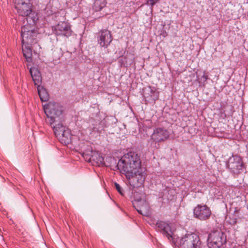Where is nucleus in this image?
Returning a JSON list of instances; mask_svg holds the SVG:
<instances>
[{"label": "nucleus", "instance_id": "19", "mask_svg": "<svg viewBox=\"0 0 248 248\" xmlns=\"http://www.w3.org/2000/svg\"><path fill=\"white\" fill-rule=\"evenodd\" d=\"M38 94L42 102H46L49 99V94L46 90L43 87H40V86L37 88Z\"/></svg>", "mask_w": 248, "mask_h": 248}, {"label": "nucleus", "instance_id": "28", "mask_svg": "<svg viewBox=\"0 0 248 248\" xmlns=\"http://www.w3.org/2000/svg\"><path fill=\"white\" fill-rule=\"evenodd\" d=\"M235 217H238V216H236V215H235Z\"/></svg>", "mask_w": 248, "mask_h": 248}, {"label": "nucleus", "instance_id": "10", "mask_svg": "<svg viewBox=\"0 0 248 248\" xmlns=\"http://www.w3.org/2000/svg\"><path fill=\"white\" fill-rule=\"evenodd\" d=\"M227 166L231 172L238 174L242 171L244 165L241 157L235 155L229 158Z\"/></svg>", "mask_w": 248, "mask_h": 248}, {"label": "nucleus", "instance_id": "18", "mask_svg": "<svg viewBox=\"0 0 248 248\" xmlns=\"http://www.w3.org/2000/svg\"><path fill=\"white\" fill-rule=\"evenodd\" d=\"M60 141L64 144H69L72 142L71 135L68 129L66 130L57 138Z\"/></svg>", "mask_w": 248, "mask_h": 248}, {"label": "nucleus", "instance_id": "5", "mask_svg": "<svg viewBox=\"0 0 248 248\" xmlns=\"http://www.w3.org/2000/svg\"><path fill=\"white\" fill-rule=\"evenodd\" d=\"M207 242L209 248H223L226 236L220 230L214 231L209 234Z\"/></svg>", "mask_w": 248, "mask_h": 248}, {"label": "nucleus", "instance_id": "26", "mask_svg": "<svg viewBox=\"0 0 248 248\" xmlns=\"http://www.w3.org/2000/svg\"><path fill=\"white\" fill-rule=\"evenodd\" d=\"M238 210L236 209V208H235V211H234V214H237V213H238Z\"/></svg>", "mask_w": 248, "mask_h": 248}, {"label": "nucleus", "instance_id": "7", "mask_svg": "<svg viewBox=\"0 0 248 248\" xmlns=\"http://www.w3.org/2000/svg\"><path fill=\"white\" fill-rule=\"evenodd\" d=\"M34 25L24 24L21 29L22 43L23 44L32 45L36 42L37 32L34 30Z\"/></svg>", "mask_w": 248, "mask_h": 248}, {"label": "nucleus", "instance_id": "21", "mask_svg": "<svg viewBox=\"0 0 248 248\" xmlns=\"http://www.w3.org/2000/svg\"><path fill=\"white\" fill-rule=\"evenodd\" d=\"M31 45L22 44V51L24 57L27 59L28 61L31 60V50L30 48Z\"/></svg>", "mask_w": 248, "mask_h": 248}, {"label": "nucleus", "instance_id": "2", "mask_svg": "<svg viewBox=\"0 0 248 248\" xmlns=\"http://www.w3.org/2000/svg\"><path fill=\"white\" fill-rule=\"evenodd\" d=\"M15 8L19 16L25 17L23 20V24L29 23L35 25L38 18L37 14L31 10L30 0H13Z\"/></svg>", "mask_w": 248, "mask_h": 248}, {"label": "nucleus", "instance_id": "20", "mask_svg": "<svg viewBox=\"0 0 248 248\" xmlns=\"http://www.w3.org/2000/svg\"><path fill=\"white\" fill-rule=\"evenodd\" d=\"M107 4L106 0H94L93 9L95 11H101Z\"/></svg>", "mask_w": 248, "mask_h": 248}, {"label": "nucleus", "instance_id": "3", "mask_svg": "<svg viewBox=\"0 0 248 248\" xmlns=\"http://www.w3.org/2000/svg\"><path fill=\"white\" fill-rule=\"evenodd\" d=\"M43 108L45 113L49 119L48 122L50 125L55 123L63 121V108L60 104L49 102L48 104L44 105Z\"/></svg>", "mask_w": 248, "mask_h": 248}, {"label": "nucleus", "instance_id": "4", "mask_svg": "<svg viewBox=\"0 0 248 248\" xmlns=\"http://www.w3.org/2000/svg\"><path fill=\"white\" fill-rule=\"evenodd\" d=\"M81 155L84 159L93 165L100 166L105 164L104 157L100 153L93 151L89 142L81 143L80 145Z\"/></svg>", "mask_w": 248, "mask_h": 248}, {"label": "nucleus", "instance_id": "23", "mask_svg": "<svg viewBox=\"0 0 248 248\" xmlns=\"http://www.w3.org/2000/svg\"><path fill=\"white\" fill-rule=\"evenodd\" d=\"M208 75L205 72H203V75L201 79L202 80L203 82L204 83L208 79Z\"/></svg>", "mask_w": 248, "mask_h": 248}, {"label": "nucleus", "instance_id": "11", "mask_svg": "<svg viewBox=\"0 0 248 248\" xmlns=\"http://www.w3.org/2000/svg\"><path fill=\"white\" fill-rule=\"evenodd\" d=\"M155 227L164 236L167 237L170 241L173 242L175 230L170 224L162 221H157L155 224Z\"/></svg>", "mask_w": 248, "mask_h": 248}, {"label": "nucleus", "instance_id": "25", "mask_svg": "<svg viewBox=\"0 0 248 248\" xmlns=\"http://www.w3.org/2000/svg\"><path fill=\"white\" fill-rule=\"evenodd\" d=\"M93 131L94 132H99V129L95 127L93 128Z\"/></svg>", "mask_w": 248, "mask_h": 248}, {"label": "nucleus", "instance_id": "13", "mask_svg": "<svg viewBox=\"0 0 248 248\" xmlns=\"http://www.w3.org/2000/svg\"><path fill=\"white\" fill-rule=\"evenodd\" d=\"M53 32L57 36L68 37L72 34L71 26L67 22H61L52 27Z\"/></svg>", "mask_w": 248, "mask_h": 248}, {"label": "nucleus", "instance_id": "9", "mask_svg": "<svg viewBox=\"0 0 248 248\" xmlns=\"http://www.w3.org/2000/svg\"><path fill=\"white\" fill-rule=\"evenodd\" d=\"M199 242L200 239L197 234H187L180 239L179 248H199Z\"/></svg>", "mask_w": 248, "mask_h": 248}, {"label": "nucleus", "instance_id": "8", "mask_svg": "<svg viewBox=\"0 0 248 248\" xmlns=\"http://www.w3.org/2000/svg\"><path fill=\"white\" fill-rule=\"evenodd\" d=\"M170 136V132L167 129L162 127L156 128L154 129L148 143L150 144L151 146L157 148V143L165 141L169 139Z\"/></svg>", "mask_w": 248, "mask_h": 248}, {"label": "nucleus", "instance_id": "1", "mask_svg": "<svg viewBox=\"0 0 248 248\" xmlns=\"http://www.w3.org/2000/svg\"><path fill=\"white\" fill-rule=\"evenodd\" d=\"M116 167L123 173L130 171H138L140 169H145L141 167L140 155L134 152H129L125 154L119 160Z\"/></svg>", "mask_w": 248, "mask_h": 248}, {"label": "nucleus", "instance_id": "22", "mask_svg": "<svg viewBox=\"0 0 248 248\" xmlns=\"http://www.w3.org/2000/svg\"><path fill=\"white\" fill-rule=\"evenodd\" d=\"M114 185H115L116 189L119 192V193L121 195H124L123 190L122 187H121V186L117 183H115Z\"/></svg>", "mask_w": 248, "mask_h": 248}, {"label": "nucleus", "instance_id": "15", "mask_svg": "<svg viewBox=\"0 0 248 248\" xmlns=\"http://www.w3.org/2000/svg\"><path fill=\"white\" fill-rule=\"evenodd\" d=\"M97 42L101 47L107 48L112 41V36L109 31L101 30L97 35Z\"/></svg>", "mask_w": 248, "mask_h": 248}, {"label": "nucleus", "instance_id": "6", "mask_svg": "<svg viewBox=\"0 0 248 248\" xmlns=\"http://www.w3.org/2000/svg\"><path fill=\"white\" fill-rule=\"evenodd\" d=\"M145 169H140L138 171L124 172L129 184L133 187H140L143 184L145 179Z\"/></svg>", "mask_w": 248, "mask_h": 248}, {"label": "nucleus", "instance_id": "12", "mask_svg": "<svg viewBox=\"0 0 248 248\" xmlns=\"http://www.w3.org/2000/svg\"><path fill=\"white\" fill-rule=\"evenodd\" d=\"M211 211L205 204H198L193 209L194 217L200 220H206L211 215Z\"/></svg>", "mask_w": 248, "mask_h": 248}, {"label": "nucleus", "instance_id": "17", "mask_svg": "<svg viewBox=\"0 0 248 248\" xmlns=\"http://www.w3.org/2000/svg\"><path fill=\"white\" fill-rule=\"evenodd\" d=\"M51 126L53 128L55 135L57 138L68 129L62 124V122H58L57 123H55L54 124H52Z\"/></svg>", "mask_w": 248, "mask_h": 248}, {"label": "nucleus", "instance_id": "16", "mask_svg": "<svg viewBox=\"0 0 248 248\" xmlns=\"http://www.w3.org/2000/svg\"><path fill=\"white\" fill-rule=\"evenodd\" d=\"M30 73L34 85L37 86H40L42 82V77L38 69L34 67H31L30 69Z\"/></svg>", "mask_w": 248, "mask_h": 248}, {"label": "nucleus", "instance_id": "24", "mask_svg": "<svg viewBox=\"0 0 248 248\" xmlns=\"http://www.w3.org/2000/svg\"><path fill=\"white\" fill-rule=\"evenodd\" d=\"M159 0H149L148 3L151 6H154L156 2H158Z\"/></svg>", "mask_w": 248, "mask_h": 248}, {"label": "nucleus", "instance_id": "27", "mask_svg": "<svg viewBox=\"0 0 248 248\" xmlns=\"http://www.w3.org/2000/svg\"><path fill=\"white\" fill-rule=\"evenodd\" d=\"M232 222H233V223H236V217L233 220Z\"/></svg>", "mask_w": 248, "mask_h": 248}, {"label": "nucleus", "instance_id": "14", "mask_svg": "<svg viewBox=\"0 0 248 248\" xmlns=\"http://www.w3.org/2000/svg\"><path fill=\"white\" fill-rule=\"evenodd\" d=\"M133 205L138 212L143 216H147L149 213L150 207L146 201L141 197L138 198L134 195Z\"/></svg>", "mask_w": 248, "mask_h": 248}]
</instances>
